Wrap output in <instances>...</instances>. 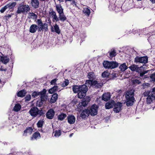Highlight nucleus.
Returning <instances> with one entry per match:
<instances>
[{
	"mask_svg": "<svg viewBox=\"0 0 155 155\" xmlns=\"http://www.w3.org/2000/svg\"><path fill=\"white\" fill-rule=\"evenodd\" d=\"M73 91L74 93H77L78 97L80 99L84 98L86 95L88 88L85 84L81 85H75L72 87Z\"/></svg>",
	"mask_w": 155,
	"mask_h": 155,
	"instance_id": "nucleus-1",
	"label": "nucleus"
},
{
	"mask_svg": "<svg viewBox=\"0 0 155 155\" xmlns=\"http://www.w3.org/2000/svg\"><path fill=\"white\" fill-rule=\"evenodd\" d=\"M134 92L132 91L127 92L125 95L126 99V105L128 106H132L134 102L135 99L134 97Z\"/></svg>",
	"mask_w": 155,
	"mask_h": 155,
	"instance_id": "nucleus-2",
	"label": "nucleus"
},
{
	"mask_svg": "<svg viewBox=\"0 0 155 155\" xmlns=\"http://www.w3.org/2000/svg\"><path fill=\"white\" fill-rule=\"evenodd\" d=\"M143 95L144 97H147L146 102L147 104H151L155 100V95L150 91L145 90L143 93Z\"/></svg>",
	"mask_w": 155,
	"mask_h": 155,
	"instance_id": "nucleus-3",
	"label": "nucleus"
},
{
	"mask_svg": "<svg viewBox=\"0 0 155 155\" xmlns=\"http://www.w3.org/2000/svg\"><path fill=\"white\" fill-rule=\"evenodd\" d=\"M30 8L28 5H24L21 4L18 8V10L16 13L18 14L21 13H27L30 11Z\"/></svg>",
	"mask_w": 155,
	"mask_h": 155,
	"instance_id": "nucleus-4",
	"label": "nucleus"
},
{
	"mask_svg": "<svg viewBox=\"0 0 155 155\" xmlns=\"http://www.w3.org/2000/svg\"><path fill=\"white\" fill-rule=\"evenodd\" d=\"M104 67L105 68L114 69L117 67L118 64L115 61L110 62L108 61H104L103 63Z\"/></svg>",
	"mask_w": 155,
	"mask_h": 155,
	"instance_id": "nucleus-5",
	"label": "nucleus"
},
{
	"mask_svg": "<svg viewBox=\"0 0 155 155\" xmlns=\"http://www.w3.org/2000/svg\"><path fill=\"white\" fill-rule=\"evenodd\" d=\"M29 113L32 117H35L38 115L41 116L43 114L42 110H39L38 108L35 107H32L29 110Z\"/></svg>",
	"mask_w": 155,
	"mask_h": 155,
	"instance_id": "nucleus-6",
	"label": "nucleus"
},
{
	"mask_svg": "<svg viewBox=\"0 0 155 155\" xmlns=\"http://www.w3.org/2000/svg\"><path fill=\"white\" fill-rule=\"evenodd\" d=\"M38 25V31H41L43 29H45V31L48 30V25L47 23L43 24L41 19H38L36 21Z\"/></svg>",
	"mask_w": 155,
	"mask_h": 155,
	"instance_id": "nucleus-7",
	"label": "nucleus"
},
{
	"mask_svg": "<svg viewBox=\"0 0 155 155\" xmlns=\"http://www.w3.org/2000/svg\"><path fill=\"white\" fill-rule=\"evenodd\" d=\"M49 15L50 17L52 18L53 21L57 22L59 21L56 12L52 8H51L50 9L49 11Z\"/></svg>",
	"mask_w": 155,
	"mask_h": 155,
	"instance_id": "nucleus-8",
	"label": "nucleus"
},
{
	"mask_svg": "<svg viewBox=\"0 0 155 155\" xmlns=\"http://www.w3.org/2000/svg\"><path fill=\"white\" fill-rule=\"evenodd\" d=\"M98 107L96 104H93L90 107L89 110L90 114L91 116H95L97 113Z\"/></svg>",
	"mask_w": 155,
	"mask_h": 155,
	"instance_id": "nucleus-9",
	"label": "nucleus"
},
{
	"mask_svg": "<svg viewBox=\"0 0 155 155\" xmlns=\"http://www.w3.org/2000/svg\"><path fill=\"white\" fill-rule=\"evenodd\" d=\"M148 61V57L147 56H144L139 57H137L135 58L134 62L136 63H146Z\"/></svg>",
	"mask_w": 155,
	"mask_h": 155,
	"instance_id": "nucleus-10",
	"label": "nucleus"
},
{
	"mask_svg": "<svg viewBox=\"0 0 155 155\" xmlns=\"http://www.w3.org/2000/svg\"><path fill=\"white\" fill-rule=\"evenodd\" d=\"M114 111L116 113L119 112L121 110V108L123 106V103L120 102L116 103H114Z\"/></svg>",
	"mask_w": 155,
	"mask_h": 155,
	"instance_id": "nucleus-11",
	"label": "nucleus"
},
{
	"mask_svg": "<svg viewBox=\"0 0 155 155\" xmlns=\"http://www.w3.org/2000/svg\"><path fill=\"white\" fill-rule=\"evenodd\" d=\"M54 114V111L52 109H51L47 112L46 117L48 119H51L53 118Z\"/></svg>",
	"mask_w": 155,
	"mask_h": 155,
	"instance_id": "nucleus-12",
	"label": "nucleus"
},
{
	"mask_svg": "<svg viewBox=\"0 0 155 155\" xmlns=\"http://www.w3.org/2000/svg\"><path fill=\"white\" fill-rule=\"evenodd\" d=\"M30 4L34 8H37L39 7V1L38 0H31Z\"/></svg>",
	"mask_w": 155,
	"mask_h": 155,
	"instance_id": "nucleus-13",
	"label": "nucleus"
},
{
	"mask_svg": "<svg viewBox=\"0 0 155 155\" xmlns=\"http://www.w3.org/2000/svg\"><path fill=\"white\" fill-rule=\"evenodd\" d=\"M46 90L45 89H43L41 91V94L40 95L41 96V100L43 102L45 101L47 99L48 97L46 95Z\"/></svg>",
	"mask_w": 155,
	"mask_h": 155,
	"instance_id": "nucleus-14",
	"label": "nucleus"
},
{
	"mask_svg": "<svg viewBox=\"0 0 155 155\" xmlns=\"http://www.w3.org/2000/svg\"><path fill=\"white\" fill-rule=\"evenodd\" d=\"M90 114L89 109H86L82 112L81 116L82 118L85 119L86 117H87Z\"/></svg>",
	"mask_w": 155,
	"mask_h": 155,
	"instance_id": "nucleus-15",
	"label": "nucleus"
},
{
	"mask_svg": "<svg viewBox=\"0 0 155 155\" xmlns=\"http://www.w3.org/2000/svg\"><path fill=\"white\" fill-rule=\"evenodd\" d=\"M129 68L132 71H136L137 72H141L140 69L137 65L133 64L129 67Z\"/></svg>",
	"mask_w": 155,
	"mask_h": 155,
	"instance_id": "nucleus-16",
	"label": "nucleus"
},
{
	"mask_svg": "<svg viewBox=\"0 0 155 155\" xmlns=\"http://www.w3.org/2000/svg\"><path fill=\"white\" fill-rule=\"evenodd\" d=\"M55 9L58 14L64 12V9L61 4H56Z\"/></svg>",
	"mask_w": 155,
	"mask_h": 155,
	"instance_id": "nucleus-17",
	"label": "nucleus"
},
{
	"mask_svg": "<svg viewBox=\"0 0 155 155\" xmlns=\"http://www.w3.org/2000/svg\"><path fill=\"white\" fill-rule=\"evenodd\" d=\"M68 121L70 124H72L74 123L75 121V118L73 115H69L67 117Z\"/></svg>",
	"mask_w": 155,
	"mask_h": 155,
	"instance_id": "nucleus-18",
	"label": "nucleus"
},
{
	"mask_svg": "<svg viewBox=\"0 0 155 155\" xmlns=\"http://www.w3.org/2000/svg\"><path fill=\"white\" fill-rule=\"evenodd\" d=\"M110 97L111 95L109 93H105L103 94L102 98L104 101H107L110 100Z\"/></svg>",
	"mask_w": 155,
	"mask_h": 155,
	"instance_id": "nucleus-19",
	"label": "nucleus"
},
{
	"mask_svg": "<svg viewBox=\"0 0 155 155\" xmlns=\"http://www.w3.org/2000/svg\"><path fill=\"white\" fill-rule=\"evenodd\" d=\"M38 29V26L37 25L33 24L30 26L29 31L30 32L33 33L35 32Z\"/></svg>",
	"mask_w": 155,
	"mask_h": 155,
	"instance_id": "nucleus-20",
	"label": "nucleus"
},
{
	"mask_svg": "<svg viewBox=\"0 0 155 155\" xmlns=\"http://www.w3.org/2000/svg\"><path fill=\"white\" fill-rule=\"evenodd\" d=\"M114 103L115 102L113 101L107 102L105 105L106 109H109L112 108L114 105Z\"/></svg>",
	"mask_w": 155,
	"mask_h": 155,
	"instance_id": "nucleus-21",
	"label": "nucleus"
},
{
	"mask_svg": "<svg viewBox=\"0 0 155 155\" xmlns=\"http://www.w3.org/2000/svg\"><path fill=\"white\" fill-rule=\"evenodd\" d=\"M103 84L101 83H98L97 81H94L92 84V86L96 88H101L103 86Z\"/></svg>",
	"mask_w": 155,
	"mask_h": 155,
	"instance_id": "nucleus-22",
	"label": "nucleus"
},
{
	"mask_svg": "<svg viewBox=\"0 0 155 155\" xmlns=\"http://www.w3.org/2000/svg\"><path fill=\"white\" fill-rule=\"evenodd\" d=\"M33 130V129L31 127L27 128L24 130L23 135L26 136L27 134H31Z\"/></svg>",
	"mask_w": 155,
	"mask_h": 155,
	"instance_id": "nucleus-23",
	"label": "nucleus"
},
{
	"mask_svg": "<svg viewBox=\"0 0 155 155\" xmlns=\"http://www.w3.org/2000/svg\"><path fill=\"white\" fill-rule=\"evenodd\" d=\"M40 134L38 132H36L33 134L32 136L31 137V140H32L40 138Z\"/></svg>",
	"mask_w": 155,
	"mask_h": 155,
	"instance_id": "nucleus-24",
	"label": "nucleus"
},
{
	"mask_svg": "<svg viewBox=\"0 0 155 155\" xmlns=\"http://www.w3.org/2000/svg\"><path fill=\"white\" fill-rule=\"evenodd\" d=\"M59 20H60L63 22L64 21L67 19V18L64 15V12L59 14V17H58Z\"/></svg>",
	"mask_w": 155,
	"mask_h": 155,
	"instance_id": "nucleus-25",
	"label": "nucleus"
},
{
	"mask_svg": "<svg viewBox=\"0 0 155 155\" xmlns=\"http://www.w3.org/2000/svg\"><path fill=\"white\" fill-rule=\"evenodd\" d=\"M52 31L53 32H55L59 34H60L61 32L60 30L59 29V28L57 24H55L54 26V29L51 28Z\"/></svg>",
	"mask_w": 155,
	"mask_h": 155,
	"instance_id": "nucleus-26",
	"label": "nucleus"
},
{
	"mask_svg": "<svg viewBox=\"0 0 155 155\" xmlns=\"http://www.w3.org/2000/svg\"><path fill=\"white\" fill-rule=\"evenodd\" d=\"M82 12L83 13H84L85 15L87 16H89L91 13V11L90 9L87 7L84 8Z\"/></svg>",
	"mask_w": 155,
	"mask_h": 155,
	"instance_id": "nucleus-27",
	"label": "nucleus"
},
{
	"mask_svg": "<svg viewBox=\"0 0 155 155\" xmlns=\"http://www.w3.org/2000/svg\"><path fill=\"white\" fill-rule=\"evenodd\" d=\"M58 94L57 93L53 94L50 100V102L51 103H55L58 99Z\"/></svg>",
	"mask_w": 155,
	"mask_h": 155,
	"instance_id": "nucleus-28",
	"label": "nucleus"
},
{
	"mask_svg": "<svg viewBox=\"0 0 155 155\" xmlns=\"http://www.w3.org/2000/svg\"><path fill=\"white\" fill-rule=\"evenodd\" d=\"M26 91L25 90H22L19 91L17 93L18 97H23L25 96L26 94Z\"/></svg>",
	"mask_w": 155,
	"mask_h": 155,
	"instance_id": "nucleus-29",
	"label": "nucleus"
},
{
	"mask_svg": "<svg viewBox=\"0 0 155 155\" xmlns=\"http://www.w3.org/2000/svg\"><path fill=\"white\" fill-rule=\"evenodd\" d=\"M66 117L67 115L66 114L61 113L58 116V120H59L62 121L64 120Z\"/></svg>",
	"mask_w": 155,
	"mask_h": 155,
	"instance_id": "nucleus-30",
	"label": "nucleus"
},
{
	"mask_svg": "<svg viewBox=\"0 0 155 155\" xmlns=\"http://www.w3.org/2000/svg\"><path fill=\"white\" fill-rule=\"evenodd\" d=\"M2 62L4 64H6L9 61V58L7 56L1 57Z\"/></svg>",
	"mask_w": 155,
	"mask_h": 155,
	"instance_id": "nucleus-31",
	"label": "nucleus"
},
{
	"mask_svg": "<svg viewBox=\"0 0 155 155\" xmlns=\"http://www.w3.org/2000/svg\"><path fill=\"white\" fill-rule=\"evenodd\" d=\"M119 68L121 71H124L127 68V67L125 63H124L120 66Z\"/></svg>",
	"mask_w": 155,
	"mask_h": 155,
	"instance_id": "nucleus-32",
	"label": "nucleus"
},
{
	"mask_svg": "<svg viewBox=\"0 0 155 155\" xmlns=\"http://www.w3.org/2000/svg\"><path fill=\"white\" fill-rule=\"evenodd\" d=\"M54 136L56 137H58L61 134V130H56L53 132Z\"/></svg>",
	"mask_w": 155,
	"mask_h": 155,
	"instance_id": "nucleus-33",
	"label": "nucleus"
},
{
	"mask_svg": "<svg viewBox=\"0 0 155 155\" xmlns=\"http://www.w3.org/2000/svg\"><path fill=\"white\" fill-rule=\"evenodd\" d=\"M16 5V3L15 2H13L11 3H9L8 4L6 5L7 8H8L9 9H12Z\"/></svg>",
	"mask_w": 155,
	"mask_h": 155,
	"instance_id": "nucleus-34",
	"label": "nucleus"
},
{
	"mask_svg": "<svg viewBox=\"0 0 155 155\" xmlns=\"http://www.w3.org/2000/svg\"><path fill=\"white\" fill-rule=\"evenodd\" d=\"M58 90V87L57 86H55L48 91L49 93L51 94L53 93L54 91Z\"/></svg>",
	"mask_w": 155,
	"mask_h": 155,
	"instance_id": "nucleus-35",
	"label": "nucleus"
},
{
	"mask_svg": "<svg viewBox=\"0 0 155 155\" xmlns=\"http://www.w3.org/2000/svg\"><path fill=\"white\" fill-rule=\"evenodd\" d=\"M21 106L19 104H16L14 107V111L17 112L20 110Z\"/></svg>",
	"mask_w": 155,
	"mask_h": 155,
	"instance_id": "nucleus-36",
	"label": "nucleus"
},
{
	"mask_svg": "<svg viewBox=\"0 0 155 155\" xmlns=\"http://www.w3.org/2000/svg\"><path fill=\"white\" fill-rule=\"evenodd\" d=\"M44 121L43 120H39L37 124V125L38 127L41 128L44 124Z\"/></svg>",
	"mask_w": 155,
	"mask_h": 155,
	"instance_id": "nucleus-37",
	"label": "nucleus"
},
{
	"mask_svg": "<svg viewBox=\"0 0 155 155\" xmlns=\"http://www.w3.org/2000/svg\"><path fill=\"white\" fill-rule=\"evenodd\" d=\"M41 94V91L40 92L35 91L32 93L31 96L32 97H33L34 98H35L37 97L38 96H40Z\"/></svg>",
	"mask_w": 155,
	"mask_h": 155,
	"instance_id": "nucleus-38",
	"label": "nucleus"
},
{
	"mask_svg": "<svg viewBox=\"0 0 155 155\" xmlns=\"http://www.w3.org/2000/svg\"><path fill=\"white\" fill-rule=\"evenodd\" d=\"M117 54L116 51L114 49H112L111 51L109 53L110 58H113L115 57Z\"/></svg>",
	"mask_w": 155,
	"mask_h": 155,
	"instance_id": "nucleus-39",
	"label": "nucleus"
},
{
	"mask_svg": "<svg viewBox=\"0 0 155 155\" xmlns=\"http://www.w3.org/2000/svg\"><path fill=\"white\" fill-rule=\"evenodd\" d=\"M93 82L94 81L92 80H87L86 81L85 84L87 86V85L88 86H92V84H93Z\"/></svg>",
	"mask_w": 155,
	"mask_h": 155,
	"instance_id": "nucleus-40",
	"label": "nucleus"
},
{
	"mask_svg": "<svg viewBox=\"0 0 155 155\" xmlns=\"http://www.w3.org/2000/svg\"><path fill=\"white\" fill-rule=\"evenodd\" d=\"M69 83V81L68 80H66L63 82L61 84V86L62 87H64L67 86L68 84Z\"/></svg>",
	"mask_w": 155,
	"mask_h": 155,
	"instance_id": "nucleus-41",
	"label": "nucleus"
},
{
	"mask_svg": "<svg viewBox=\"0 0 155 155\" xmlns=\"http://www.w3.org/2000/svg\"><path fill=\"white\" fill-rule=\"evenodd\" d=\"M109 75V73L107 71H105L102 74V76L104 78H107Z\"/></svg>",
	"mask_w": 155,
	"mask_h": 155,
	"instance_id": "nucleus-42",
	"label": "nucleus"
},
{
	"mask_svg": "<svg viewBox=\"0 0 155 155\" xmlns=\"http://www.w3.org/2000/svg\"><path fill=\"white\" fill-rule=\"evenodd\" d=\"M88 103V101L85 99H83L81 102V105L85 107L87 106Z\"/></svg>",
	"mask_w": 155,
	"mask_h": 155,
	"instance_id": "nucleus-43",
	"label": "nucleus"
},
{
	"mask_svg": "<svg viewBox=\"0 0 155 155\" xmlns=\"http://www.w3.org/2000/svg\"><path fill=\"white\" fill-rule=\"evenodd\" d=\"M94 76V73L93 72H90L88 74V78L90 79H92Z\"/></svg>",
	"mask_w": 155,
	"mask_h": 155,
	"instance_id": "nucleus-44",
	"label": "nucleus"
},
{
	"mask_svg": "<svg viewBox=\"0 0 155 155\" xmlns=\"http://www.w3.org/2000/svg\"><path fill=\"white\" fill-rule=\"evenodd\" d=\"M43 104V102L40 100L37 101L36 103V105L37 106L40 107L42 106Z\"/></svg>",
	"mask_w": 155,
	"mask_h": 155,
	"instance_id": "nucleus-45",
	"label": "nucleus"
},
{
	"mask_svg": "<svg viewBox=\"0 0 155 155\" xmlns=\"http://www.w3.org/2000/svg\"><path fill=\"white\" fill-rule=\"evenodd\" d=\"M29 15L31 17H33L34 19H36L37 18V15L33 12H30L29 13Z\"/></svg>",
	"mask_w": 155,
	"mask_h": 155,
	"instance_id": "nucleus-46",
	"label": "nucleus"
},
{
	"mask_svg": "<svg viewBox=\"0 0 155 155\" xmlns=\"http://www.w3.org/2000/svg\"><path fill=\"white\" fill-rule=\"evenodd\" d=\"M150 78L152 81L155 82V73L151 75Z\"/></svg>",
	"mask_w": 155,
	"mask_h": 155,
	"instance_id": "nucleus-47",
	"label": "nucleus"
},
{
	"mask_svg": "<svg viewBox=\"0 0 155 155\" xmlns=\"http://www.w3.org/2000/svg\"><path fill=\"white\" fill-rule=\"evenodd\" d=\"M133 83L134 84H139L140 83V80L137 79H134L133 81Z\"/></svg>",
	"mask_w": 155,
	"mask_h": 155,
	"instance_id": "nucleus-48",
	"label": "nucleus"
},
{
	"mask_svg": "<svg viewBox=\"0 0 155 155\" xmlns=\"http://www.w3.org/2000/svg\"><path fill=\"white\" fill-rule=\"evenodd\" d=\"M150 85V84L148 83H144L142 85L143 88L144 89L145 88L149 87Z\"/></svg>",
	"mask_w": 155,
	"mask_h": 155,
	"instance_id": "nucleus-49",
	"label": "nucleus"
},
{
	"mask_svg": "<svg viewBox=\"0 0 155 155\" xmlns=\"http://www.w3.org/2000/svg\"><path fill=\"white\" fill-rule=\"evenodd\" d=\"M7 8L6 5H5L4 7L2 8L0 10V12L1 13H3L5 11Z\"/></svg>",
	"mask_w": 155,
	"mask_h": 155,
	"instance_id": "nucleus-50",
	"label": "nucleus"
},
{
	"mask_svg": "<svg viewBox=\"0 0 155 155\" xmlns=\"http://www.w3.org/2000/svg\"><path fill=\"white\" fill-rule=\"evenodd\" d=\"M31 99V96L30 95H26L25 97L26 101H29Z\"/></svg>",
	"mask_w": 155,
	"mask_h": 155,
	"instance_id": "nucleus-51",
	"label": "nucleus"
},
{
	"mask_svg": "<svg viewBox=\"0 0 155 155\" xmlns=\"http://www.w3.org/2000/svg\"><path fill=\"white\" fill-rule=\"evenodd\" d=\"M148 71H149L147 70L140 72V76L141 77H143L144 74L148 73Z\"/></svg>",
	"mask_w": 155,
	"mask_h": 155,
	"instance_id": "nucleus-52",
	"label": "nucleus"
},
{
	"mask_svg": "<svg viewBox=\"0 0 155 155\" xmlns=\"http://www.w3.org/2000/svg\"><path fill=\"white\" fill-rule=\"evenodd\" d=\"M81 42H82L83 41H84V38H85V36L84 35L82 34L81 35Z\"/></svg>",
	"mask_w": 155,
	"mask_h": 155,
	"instance_id": "nucleus-53",
	"label": "nucleus"
},
{
	"mask_svg": "<svg viewBox=\"0 0 155 155\" xmlns=\"http://www.w3.org/2000/svg\"><path fill=\"white\" fill-rule=\"evenodd\" d=\"M56 81V79H54L53 80H52L51 82V84H55Z\"/></svg>",
	"mask_w": 155,
	"mask_h": 155,
	"instance_id": "nucleus-54",
	"label": "nucleus"
},
{
	"mask_svg": "<svg viewBox=\"0 0 155 155\" xmlns=\"http://www.w3.org/2000/svg\"><path fill=\"white\" fill-rule=\"evenodd\" d=\"M151 92L155 95V87L152 89V91Z\"/></svg>",
	"mask_w": 155,
	"mask_h": 155,
	"instance_id": "nucleus-55",
	"label": "nucleus"
},
{
	"mask_svg": "<svg viewBox=\"0 0 155 155\" xmlns=\"http://www.w3.org/2000/svg\"><path fill=\"white\" fill-rule=\"evenodd\" d=\"M71 2V5H73L76 2L74 0H72Z\"/></svg>",
	"mask_w": 155,
	"mask_h": 155,
	"instance_id": "nucleus-56",
	"label": "nucleus"
},
{
	"mask_svg": "<svg viewBox=\"0 0 155 155\" xmlns=\"http://www.w3.org/2000/svg\"><path fill=\"white\" fill-rule=\"evenodd\" d=\"M60 2H62L64 1V0H58ZM67 0H64L65 2L66 3H67Z\"/></svg>",
	"mask_w": 155,
	"mask_h": 155,
	"instance_id": "nucleus-57",
	"label": "nucleus"
},
{
	"mask_svg": "<svg viewBox=\"0 0 155 155\" xmlns=\"http://www.w3.org/2000/svg\"><path fill=\"white\" fill-rule=\"evenodd\" d=\"M112 76L113 77V78L116 77V75L115 74H113Z\"/></svg>",
	"mask_w": 155,
	"mask_h": 155,
	"instance_id": "nucleus-58",
	"label": "nucleus"
},
{
	"mask_svg": "<svg viewBox=\"0 0 155 155\" xmlns=\"http://www.w3.org/2000/svg\"><path fill=\"white\" fill-rule=\"evenodd\" d=\"M150 0L152 3H155V0Z\"/></svg>",
	"mask_w": 155,
	"mask_h": 155,
	"instance_id": "nucleus-59",
	"label": "nucleus"
},
{
	"mask_svg": "<svg viewBox=\"0 0 155 155\" xmlns=\"http://www.w3.org/2000/svg\"><path fill=\"white\" fill-rule=\"evenodd\" d=\"M73 6H75L76 7H78V6H77V4H76V2L73 5Z\"/></svg>",
	"mask_w": 155,
	"mask_h": 155,
	"instance_id": "nucleus-60",
	"label": "nucleus"
},
{
	"mask_svg": "<svg viewBox=\"0 0 155 155\" xmlns=\"http://www.w3.org/2000/svg\"><path fill=\"white\" fill-rule=\"evenodd\" d=\"M144 78H148V77L147 76V75L144 76Z\"/></svg>",
	"mask_w": 155,
	"mask_h": 155,
	"instance_id": "nucleus-61",
	"label": "nucleus"
},
{
	"mask_svg": "<svg viewBox=\"0 0 155 155\" xmlns=\"http://www.w3.org/2000/svg\"><path fill=\"white\" fill-rule=\"evenodd\" d=\"M73 134V133H72V134H70L69 135V137H71Z\"/></svg>",
	"mask_w": 155,
	"mask_h": 155,
	"instance_id": "nucleus-62",
	"label": "nucleus"
},
{
	"mask_svg": "<svg viewBox=\"0 0 155 155\" xmlns=\"http://www.w3.org/2000/svg\"><path fill=\"white\" fill-rule=\"evenodd\" d=\"M0 70H1L2 71H5V70H3V69H2L1 68Z\"/></svg>",
	"mask_w": 155,
	"mask_h": 155,
	"instance_id": "nucleus-63",
	"label": "nucleus"
},
{
	"mask_svg": "<svg viewBox=\"0 0 155 155\" xmlns=\"http://www.w3.org/2000/svg\"><path fill=\"white\" fill-rule=\"evenodd\" d=\"M118 92H121V90H118L117 91Z\"/></svg>",
	"mask_w": 155,
	"mask_h": 155,
	"instance_id": "nucleus-64",
	"label": "nucleus"
}]
</instances>
